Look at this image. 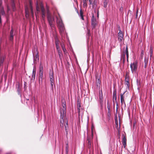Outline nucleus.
Instances as JSON below:
<instances>
[{"label": "nucleus", "instance_id": "nucleus-17", "mask_svg": "<svg viewBox=\"0 0 154 154\" xmlns=\"http://www.w3.org/2000/svg\"><path fill=\"white\" fill-rule=\"evenodd\" d=\"M116 90L114 91L113 93V102L114 103L115 100L117 103V96L116 95Z\"/></svg>", "mask_w": 154, "mask_h": 154}, {"label": "nucleus", "instance_id": "nucleus-2", "mask_svg": "<svg viewBox=\"0 0 154 154\" xmlns=\"http://www.w3.org/2000/svg\"><path fill=\"white\" fill-rule=\"evenodd\" d=\"M36 8L37 11H41L42 19L43 20H44L45 16V11L43 4L42 3L40 4L39 5L37 4L36 5Z\"/></svg>", "mask_w": 154, "mask_h": 154}, {"label": "nucleus", "instance_id": "nucleus-25", "mask_svg": "<svg viewBox=\"0 0 154 154\" xmlns=\"http://www.w3.org/2000/svg\"><path fill=\"white\" fill-rule=\"evenodd\" d=\"M129 72H127L125 75V81L129 80Z\"/></svg>", "mask_w": 154, "mask_h": 154}, {"label": "nucleus", "instance_id": "nucleus-15", "mask_svg": "<svg viewBox=\"0 0 154 154\" xmlns=\"http://www.w3.org/2000/svg\"><path fill=\"white\" fill-rule=\"evenodd\" d=\"M96 85L97 87H100V85L101 82L99 79V77L96 75Z\"/></svg>", "mask_w": 154, "mask_h": 154}, {"label": "nucleus", "instance_id": "nucleus-28", "mask_svg": "<svg viewBox=\"0 0 154 154\" xmlns=\"http://www.w3.org/2000/svg\"><path fill=\"white\" fill-rule=\"evenodd\" d=\"M59 29L60 30V33L61 34L62 33L64 32V26L59 27Z\"/></svg>", "mask_w": 154, "mask_h": 154}, {"label": "nucleus", "instance_id": "nucleus-53", "mask_svg": "<svg viewBox=\"0 0 154 154\" xmlns=\"http://www.w3.org/2000/svg\"><path fill=\"white\" fill-rule=\"evenodd\" d=\"M115 122H116V123H117V121H116H116H115Z\"/></svg>", "mask_w": 154, "mask_h": 154}, {"label": "nucleus", "instance_id": "nucleus-51", "mask_svg": "<svg viewBox=\"0 0 154 154\" xmlns=\"http://www.w3.org/2000/svg\"><path fill=\"white\" fill-rule=\"evenodd\" d=\"M115 122H116V123H117V121H116H116H115Z\"/></svg>", "mask_w": 154, "mask_h": 154}, {"label": "nucleus", "instance_id": "nucleus-11", "mask_svg": "<svg viewBox=\"0 0 154 154\" xmlns=\"http://www.w3.org/2000/svg\"><path fill=\"white\" fill-rule=\"evenodd\" d=\"M22 86L19 82H17L16 85V88L17 90L18 94L19 95L20 94Z\"/></svg>", "mask_w": 154, "mask_h": 154}, {"label": "nucleus", "instance_id": "nucleus-24", "mask_svg": "<svg viewBox=\"0 0 154 154\" xmlns=\"http://www.w3.org/2000/svg\"><path fill=\"white\" fill-rule=\"evenodd\" d=\"M32 0H29V3L30 5V11L31 12V14L33 16V9H32Z\"/></svg>", "mask_w": 154, "mask_h": 154}, {"label": "nucleus", "instance_id": "nucleus-56", "mask_svg": "<svg viewBox=\"0 0 154 154\" xmlns=\"http://www.w3.org/2000/svg\"><path fill=\"white\" fill-rule=\"evenodd\" d=\"M76 3H78V2L77 1V2H76Z\"/></svg>", "mask_w": 154, "mask_h": 154}, {"label": "nucleus", "instance_id": "nucleus-5", "mask_svg": "<svg viewBox=\"0 0 154 154\" xmlns=\"http://www.w3.org/2000/svg\"><path fill=\"white\" fill-rule=\"evenodd\" d=\"M125 54L126 55L127 58V61L128 62V57H129V54H128V47L127 46L126 48V49L125 51H123V53L121 55V60L122 61L123 63L124 64L125 62Z\"/></svg>", "mask_w": 154, "mask_h": 154}, {"label": "nucleus", "instance_id": "nucleus-31", "mask_svg": "<svg viewBox=\"0 0 154 154\" xmlns=\"http://www.w3.org/2000/svg\"><path fill=\"white\" fill-rule=\"evenodd\" d=\"M66 154H67L69 152V145L68 143H67L66 144Z\"/></svg>", "mask_w": 154, "mask_h": 154}, {"label": "nucleus", "instance_id": "nucleus-20", "mask_svg": "<svg viewBox=\"0 0 154 154\" xmlns=\"http://www.w3.org/2000/svg\"><path fill=\"white\" fill-rule=\"evenodd\" d=\"M57 24L59 27L64 26L62 21L61 20H58Z\"/></svg>", "mask_w": 154, "mask_h": 154}, {"label": "nucleus", "instance_id": "nucleus-7", "mask_svg": "<svg viewBox=\"0 0 154 154\" xmlns=\"http://www.w3.org/2000/svg\"><path fill=\"white\" fill-rule=\"evenodd\" d=\"M125 93L123 94H120V100L122 106L123 104H124V108H126V105L125 100V97L124 96Z\"/></svg>", "mask_w": 154, "mask_h": 154}, {"label": "nucleus", "instance_id": "nucleus-10", "mask_svg": "<svg viewBox=\"0 0 154 154\" xmlns=\"http://www.w3.org/2000/svg\"><path fill=\"white\" fill-rule=\"evenodd\" d=\"M50 78L51 85L52 87H53V85L54 84V73L53 72L50 73Z\"/></svg>", "mask_w": 154, "mask_h": 154}, {"label": "nucleus", "instance_id": "nucleus-47", "mask_svg": "<svg viewBox=\"0 0 154 154\" xmlns=\"http://www.w3.org/2000/svg\"><path fill=\"white\" fill-rule=\"evenodd\" d=\"M7 8H8V11L10 10V9L9 8V7H8V6H7Z\"/></svg>", "mask_w": 154, "mask_h": 154}, {"label": "nucleus", "instance_id": "nucleus-12", "mask_svg": "<svg viewBox=\"0 0 154 154\" xmlns=\"http://www.w3.org/2000/svg\"><path fill=\"white\" fill-rule=\"evenodd\" d=\"M93 137H92V136L91 137L88 136L87 137V141H88V146L89 148H91V146L92 143V139H93Z\"/></svg>", "mask_w": 154, "mask_h": 154}, {"label": "nucleus", "instance_id": "nucleus-14", "mask_svg": "<svg viewBox=\"0 0 154 154\" xmlns=\"http://www.w3.org/2000/svg\"><path fill=\"white\" fill-rule=\"evenodd\" d=\"M118 39L119 41L122 42L123 39L124 35L123 32L120 30L118 34Z\"/></svg>", "mask_w": 154, "mask_h": 154}, {"label": "nucleus", "instance_id": "nucleus-38", "mask_svg": "<svg viewBox=\"0 0 154 154\" xmlns=\"http://www.w3.org/2000/svg\"><path fill=\"white\" fill-rule=\"evenodd\" d=\"M103 3H104V7L105 8H106L107 7V5L108 4L107 2H106V0H105L104 2Z\"/></svg>", "mask_w": 154, "mask_h": 154}, {"label": "nucleus", "instance_id": "nucleus-41", "mask_svg": "<svg viewBox=\"0 0 154 154\" xmlns=\"http://www.w3.org/2000/svg\"><path fill=\"white\" fill-rule=\"evenodd\" d=\"M119 11L121 12H122L123 11V8L122 7H121L119 9Z\"/></svg>", "mask_w": 154, "mask_h": 154}, {"label": "nucleus", "instance_id": "nucleus-35", "mask_svg": "<svg viewBox=\"0 0 154 154\" xmlns=\"http://www.w3.org/2000/svg\"><path fill=\"white\" fill-rule=\"evenodd\" d=\"M25 12L26 13V15L27 14H29V10L27 6H26L25 7Z\"/></svg>", "mask_w": 154, "mask_h": 154}, {"label": "nucleus", "instance_id": "nucleus-44", "mask_svg": "<svg viewBox=\"0 0 154 154\" xmlns=\"http://www.w3.org/2000/svg\"><path fill=\"white\" fill-rule=\"evenodd\" d=\"M35 74H32V78H33L34 79H35Z\"/></svg>", "mask_w": 154, "mask_h": 154}, {"label": "nucleus", "instance_id": "nucleus-9", "mask_svg": "<svg viewBox=\"0 0 154 154\" xmlns=\"http://www.w3.org/2000/svg\"><path fill=\"white\" fill-rule=\"evenodd\" d=\"M122 143L123 144V146L125 148L127 144H126V141H127V138H126V134H125V135L124 134H122Z\"/></svg>", "mask_w": 154, "mask_h": 154}, {"label": "nucleus", "instance_id": "nucleus-49", "mask_svg": "<svg viewBox=\"0 0 154 154\" xmlns=\"http://www.w3.org/2000/svg\"><path fill=\"white\" fill-rule=\"evenodd\" d=\"M118 108L117 107H116V111L117 112L118 111Z\"/></svg>", "mask_w": 154, "mask_h": 154}, {"label": "nucleus", "instance_id": "nucleus-4", "mask_svg": "<svg viewBox=\"0 0 154 154\" xmlns=\"http://www.w3.org/2000/svg\"><path fill=\"white\" fill-rule=\"evenodd\" d=\"M47 19L49 24L51 28L53 27L54 26V19L53 17L52 16L49 11H47Z\"/></svg>", "mask_w": 154, "mask_h": 154}, {"label": "nucleus", "instance_id": "nucleus-30", "mask_svg": "<svg viewBox=\"0 0 154 154\" xmlns=\"http://www.w3.org/2000/svg\"><path fill=\"white\" fill-rule=\"evenodd\" d=\"M11 2H12L11 6H12V8L13 10L14 11L15 10V5L14 2V0H11Z\"/></svg>", "mask_w": 154, "mask_h": 154}, {"label": "nucleus", "instance_id": "nucleus-32", "mask_svg": "<svg viewBox=\"0 0 154 154\" xmlns=\"http://www.w3.org/2000/svg\"><path fill=\"white\" fill-rule=\"evenodd\" d=\"M39 73H43V67L42 65L40 64V66L39 68Z\"/></svg>", "mask_w": 154, "mask_h": 154}, {"label": "nucleus", "instance_id": "nucleus-42", "mask_svg": "<svg viewBox=\"0 0 154 154\" xmlns=\"http://www.w3.org/2000/svg\"><path fill=\"white\" fill-rule=\"evenodd\" d=\"M36 73V70L35 69H33L32 72V74H35Z\"/></svg>", "mask_w": 154, "mask_h": 154}, {"label": "nucleus", "instance_id": "nucleus-13", "mask_svg": "<svg viewBox=\"0 0 154 154\" xmlns=\"http://www.w3.org/2000/svg\"><path fill=\"white\" fill-rule=\"evenodd\" d=\"M103 96L102 94V92L101 91V92H99V100L100 105V106L101 107H102L103 105Z\"/></svg>", "mask_w": 154, "mask_h": 154}, {"label": "nucleus", "instance_id": "nucleus-48", "mask_svg": "<svg viewBox=\"0 0 154 154\" xmlns=\"http://www.w3.org/2000/svg\"><path fill=\"white\" fill-rule=\"evenodd\" d=\"M107 108H108V109L109 110H110V107H109L108 106H107Z\"/></svg>", "mask_w": 154, "mask_h": 154}, {"label": "nucleus", "instance_id": "nucleus-34", "mask_svg": "<svg viewBox=\"0 0 154 154\" xmlns=\"http://www.w3.org/2000/svg\"><path fill=\"white\" fill-rule=\"evenodd\" d=\"M150 57H152L153 55V50L152 47H151L150 48Z\"/></svg>", "mask_w": 154, "mask_h": 154}, {"label": "nucleus", "instance_id": "nucleus-27", "mask_svg": "<svg viewBox=\"0 0 154 154\" xmlns=\"http://www.w3.org/2000/svg\"><path fill=\"white\" fill-rule=\"evenodd\" d=\"M87 0H83V5L84 7H87Z\"/></svg>", "mask_w": 154, "mask_h": 154}, {"label": "nucleus", "instance_id": "nucleus-43", "mask_svg": "<svg viewBox=\"0 0 154 154\" xmlns=\"http://www.w3.org/2000/svg\"><path fill=\"white\" fill-rule=\"evenodd\" d=\"M87 34L89 36L90 34V30L88 29Z\"/></svg>", "mask_w": 154, "mask_h": 154}, {"label": "nucleus", "instance_id": "nucleus-22", "mask_svg": "<svg viewBox=\"0 0 154 154\" xmlns=\"http://www.w3.org/2000/svg\"><path fill=\"white\" fill-rule=\"evenodd\" d=\"M13 29L12 28L10 32V37L9 38L10 40L11 41L13 39L14 35H13Z\"/></svg>", "mask_w": 154, "mask_h": 154}, {"label": "nucleus", "instance_id": "nucleus-18", "mask_svg": "<svg viewBox=\"0 0 154 154\" xmlns=\"http://www.w3.org/2000/svg\"><path fill=\"white\" fill-rule=\"evenodd\" d=\"M39 83H42V79L43 78V73H39Z\"/></svg>", "mask_w": 154, "mask_h": 154}, {"label": "nucleus", "instance_id": "nucleus-3", "mask_svg": "<svg viewBox=\"0 0 154 154\" xmlns=\"http://www.w3.org/2000/svg\"><path fill=\"white\" fill-rule=\"evenodd\" d=\"M62 107L60 109V117H66V102L65 100H61Z\"/></svg>", "mask_w": 154, "mask_h": 154}, {"label": "nucleus", "instance_id": "nucleus-55", "mask_svg": "<svg viewBox=\"0 0 154 154\" xmlns=\"http://www.w3.org/2000/svg\"><path fill=\"white\" fill-rule=\"evenodd\" d=\"M119 0H116V1H118Z\"/></svg>", "mask_w": 154, "mask_h": 154}, {"label": "nucleus", "instance_id": "nucleus-33", "mask_svg": "<svg viewBox=\"0 0 154 154\" xmlns=\"http://www.w3.org/2000/svg\"><path fill=\"white\" fill-rule=\"evenodd\" d=\"M58 52V53L59 57L60 58H61V57L62 56V53L61 50H60V49L57 50Z\"/></svg>", "mask_w": 154, "mask_h": 154}, {"label": "nucleus", "instance_id": "nucleus-19", "mask_svg": "<svg viewBox=\"0 0 154 154\" xmlns=\"http://www.w3.org/2000/svg\"><path fill=\"white\" fill-rule=\"evenodd\" d=\"M77 107L79 114L81 111L82 110L81 105V104L79 102L77 103Z\"/></svg>", "mask_w": 154, "mask_h": 154}, {"label": "nucleus", "instance_id": "nucleus-45", "mask_svg": "<svg viewBox=\"0 0 154 154\" xmlns=\"http://www.w3.org/2000/svg\"><path fill=\"white\" fill-rule=\"evenodd\" d=\"M89 1L90 3V5H91L92 2V0H89Z\"/></svg>", "mask_w": 154, "mask_h": 154}, {"label": "nucleus", "instance_id": "nucleus-26", "mask_svg": "<svg viewBox=\"0 0 154 154\" xmlns=\"http://www.w3.org/2000/svg\"><path fill=\"white\" fill-rule=\"evenodd\" d=\"M61 46L62 48V50L65 53V54H66V49L65 48V46L63 44L61 43Z\"/></svg>", "mask_w": 154, "mask_h": 154}, {"label": "nucleus", "instance_id": "nucleus-6", "mask_svg": "<svg viewBox=\"0 0 154 154\" xmlns=\"http://www.w3.org/2000/svg\"><path fill=\"white\" fill-rule=\"evenodd\" d=\"M138 65L137 63L135 61L130 64V67L132 73L136 72L137 68Z\"/></svg>", "mask_w": 154, "mask_h": 154}, {"label": "nucleus", "instance_id": "nucleus-16", "mask_svg": "<svg viewBox=\"0 0 154 154\" xmlns=\"http://www.w3.org/2000/svg\"><path fill=\"white\" fill-rule=\"evenodd\" d=\"M77 12L79 16H80L81 17V19L82 20H84V16H83V11L82 10V9H81L80 10L79 13V11H77Z\"/></svg>", "mask_w": 154, "mask_h": 154}, {"label": "nucleus", "instance_id": "nucleus-21", "mask_svg": "<svg viewBox=\"0 0 154 154\" xmlns=\"http://www.w3.org/2000/svg\"><path fill=\"white\" fill-rule=\"evenodd\" d=\"M92 7L93 8H95L94 11H96L95 8L97 5V1L96 0H94L93 2H92Z\"/></svg>", "mask_w": 154, "mask_h": 154}, {"label": "nucleus", "instance_id": "nucleus-52", "mask_svg": "<svg viewBox=\"0 0 154 154\" xmlns=\"http://www.w3.org/2000/svg\"><path fill=\"white\" fill-rule=\"evenodd\" d=\"M115 122H116V123H117V121H116H116H115Z\"/></svg>", "mask_w": 154, "mask_h": 154}, {"label": "nucleus", "instance_id": "nucleus-50", "mask_svg": "<svg viewBox=\"0 0 154 154\" xmlns=\"http://www.w3.org/2000/svg\"><path fill=\"white\" fill-rule=\"evenodd\" d=\"M140 15H141V13H140V14H139V16H140Z\"/></svg>", "mask_w": 154, "mask_h": 154}, {"label": "nucleus", "instance_id": "nucleus-54", "mask_svg": "<svg viewBox=\"0 0 154 154\" xmlns=\"http://www.w3.org/2000/svg\"><path fill=\"white\" fill-rule=\"evenodd\" d=\"M116 105H117V106H118V103H117Z\"/></svg>", "mask_w": 154, "mask_h": 154}, {"label": "nucleus", "instance_id": "nucleus-40", "mask_svg": "<svg viewBox=\"0 0 154 154\" xmlns=\"http://www.w3.org/2000/svg\"><path fill=\"white\" fill-rule=\"evenodd\" d=\"M129 80H126L125 81V84L127 85V86L129 87Z\"/></svg>", "mask_w": 154, "mask_h": 154}, {"label": "nucleus", "instance_id": "nucleus-1", "mask_svg": "<svg viewBox=\"0 0 154 154\" xmlns=\"http://www.w3.org/2000/svg\"><path fill=\"white\" fill-rule=\"evenodd\" d=\"M64 125L65 126L66 131V133H67L68 131L69 126L66 117H60V127H63Z\"/></svg>", "mask_w": 154, "mask_h": 154}, {"label": "nucleus", "instance_id": "nucleus-37", "mask_svg": "<svg viewBox=\"0 0 154 154\" xmlns=\"http://www.w3.org/2000/svg\"><path fill=\"white\" fill-rule=\"evenodd\" d=\"M138 10H139L138 8H137L136 11V14H135V17L136 18H137V17H138Z\"/></svg>", "mask_w": 154, "mask_h": 154}, {"label": "nucleus", "instance_id": "nucleus-23", "mask_svg": "<svg viewBox=\"0 0 154 154\" xmlns=\"http://www.w3.org/2000/svg\"><path fill=\"white\" fill-rule=\"evenodd\" d=\"M148 61V58L145 57V59H144V64H145L144 68H146L147 66Z\"/></svg>", "mask_w": 154, "mask_h": 154}, {"label": "nucleus", "instance_id": "nucleus-46", "mask_svg": "<svg viewBox=\"0 0 154 154\" xmlns=\"http://www.w3.org/2000/svg\"><path fill=\"white\" fill-rule=\"evenodd\" d=\"M98 13H99V11H98V10H97V17H98V16H99Z\"/></svg>", "mask_w": 154, "mask_h": 154}, {"label": "nucleus", "instance_id": "nucleus-8", "mask_svg": "<svg viewBox=\"0 0 154 154\" xmlns=\"http://www.w3.org/2000/svg\"><path fill=\"white\" fill-rule=\"evenodd\" d=\"M91 25L93 28H94L97 25V21L96 18L93 14L91 19Z\"/></svg>", "mask_w": 154, "mask_h": 154}, {"label": "nucleus", "instance_id": "nucleus-29", "mask_svg": "<svg viewBox=\"0 0 154 154\" xmlns=\"http://www.w3.org/2000/svg\"><path fill=\"white\" fill-rule=\"evenodd\" d=\"M55 43L57 50L59 49V41L58 40H56Z\"/></svg>", "mask_w": 154, "mask_h": 154}, {"label": "nucleus", "instance_id": "nucleus-36", "mask_svg": "<svg viewBox=\"0 0 154 154\" xmlns=\"http://www.w3.org/2000/svg\"><path fill=\"white\" fill-rule=\"evenodd\" d=\"M39 59V56L38 54L37 53L34 57V60L36 61L37 60Z\"/></svg>", "mask_w": 154, "mask_h": 154}, {"label": "nucleus", "instance_id": "nucleus-39", "mask_svg": "<svg viewBox=\"0 0 154 154\" xmlns=\"http://www.w3.org/2000/svg\"><path fill=\"white\" fill-rule=\"evenodd\" d=\"M94 129V126L93 125H92L91 130V136H92V137H93V130Z\"/></svg>", "mask_w": 154, "mask_h": 154}]
</instances>
